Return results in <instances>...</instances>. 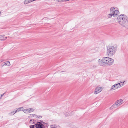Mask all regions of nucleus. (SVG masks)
<instances>
[{"mask_svg":"<svg viewBox=\"0 0 128 128\" xmlns=\"http://www.w3.org/2000/svg\"><path fill=\"white\" fill-rule=\"evenodd\" d=\"M29 3H30L29 2V1L28 0H25L24 1V3L25 4H27Z\"/></svg>","mask_w":128,"mask_h":128,"instance_id":"15","label":"nucleus"},{"mask_svg":"<svg viewBox=\"0 0 128 128\" xmlns=\"http://www.w3.org/2000/svg\"><path fill=\"white\" fill-rule=\"evenodd\" d=\"M110 11L111 12V13L112 14H114L115 13L114 12L116 10L114 8V7H112L110 9Z\"/></svg>","mask_w":128,"mask_h":128,"instance_id":"10","label":"nucleus"},{"mask_svg":"<svg viewBox=\"0 0 128 128\" xmlns=\"http://www.w3.org/2000/svg\"><path fill=\"white\" fill-rule=\"evenodd\" d=\"M4 66V64H2L1 66V68L2 67Z\"/></svg>","mask_w":128,"mask_h":128,"instance_id":"26","label":"nucleus"},{"mask_svg":"<svg viewBox=\"0 0 128 128\" xmlns=\"http://www.w3.org/2000/svg\"><path fill=\"white\" fill-rule=\"evenodd\" d=\"M24 109L22 107H20L18 108L17 110L18 111V112Z\"/></svg>","mask_w":128,"mask_h":128,"instance_id":"13","label":"nucleus"},{"mask_svg":"<svg viewBox=\"0 0 128 128\" xmlns=\"http://www.w3.org/2000/svg\"><path fill=\"white\" fill-rule=\"evenodd\" d=\"M14 113L13 114V115H14L15 113H16V112H18V111L17 110H15L14 111Z\"/></svg>","mask_w":128,"mask_h":128,"instance_id":"24","label":"nucleus"},{"mask_svg":"<svg viewBox=\"0 0 128 128\" xmlns=\"http://www.w3.org/2000/svg\"><path fill=\"white\" fill-rule=\"evenodd\" d=\"M114 14L111 13L110 14H109L108 15V17L109 18H112V16L114 17Z\"/></svg>","mask_w":128,"mask_h":128,"instance_id":"12","label":"nucleus"},{"mask_svg":"<svg viewBox=\"0 0 128 128\" xmlns=\"http://www.w3.org/2000/svg\"><path fill=\"white\" fill-rule=\"evenodd\" d=\"M124 83V82H122L113 85L112 87L111 88L110 90H116L117 89L120 88L122 86L121 85V84L122 83V85H123Z\"/></svg>","mask_w":128,"mask_h":128,"instance_id":"4","label":"nucleus"},{"mask_svg":"<svg viewBox=\"0 0 128 128\" xmlns=\"http://www.w3.org/2000/svg\"><path fill=\"white\" fill-rule=\"evenodd\" d=\"M33 121H34V120L33 119H32L30 120V122H32Z\"/></svg>","mask_w":128,"mask_h":128,"instance_id":"25","label":"nucleus"},{"mask_svg":"<svg viewBox=\"0 0 128 128\" xmlns=\"http://www.w3.org/2000/svg\"><path fill=\"white\" fill-rule=\"evenodd\" d=\"M35 117L36 118H38V116H37V115H35Z\"/></svg>","mask_w":128,"mask_h":128,"instance_id":"28","label":"nucleus"},{"mask_svg":"<svg viewBox=\"0 0 128 128\" xmlns=\"http://www.w3.org/2000/svg\"><path fill=\"white\" fill-rule=\"evenodd\" d=\"M102 90V88L98 86L95 89L94 94H97L101 92Z\"/></svg>","mask_w":128,"mask_h":128,"instance_id":"6","label":"nucleus"},{"mask_svg":"<svg viewBox=\"0 0 128 128\" xmlns=\"http://www.w3.org/2000/svg\"><path fill=\"white\" fill-rule=\"evenodd\" d=\"M99 64L100 66H110L114 62V60L109 57L103 58L102 60L99 59L98 60Z\"/></svg>","mask_w":128,"mask_h":128,"instance_id":"2","label":"nucleus"},{"mask_svg":"<svg viewBox=\"0 0 128 128\" xmlns=\"http://www.w3.org/2000/svg\"><path fill=\"white\" fill-rule=\"evenodd\" d=\"M123 100H117L116 102V104H117L118 106V105L119 104V105L122 104V103Z\"/></svg>","mask_w":128,"mask_h":128,"instance_id":"7","label":"nucleus"},{"mask_svg":"<svg viewBox=\"0 0 128 128\" xmlns=\"http://www.w3.org/2000/svg\"><path fill=\"white\" fill-rule=\"evenodd\" d=\"M4 36H0V40L3 41L6 40L7 39V37H4Z\"/></svg>","mask_w":128,"mask_h":128,"instance_id":"8","label":"nucleus"},{"mask_svg":"<svg viewBox=\"0 0 128 128\" xmlns=\"http://www.w3.org/2000/svg\"><path fill=\"white\" fill-rule=\"evenodd\" d=\"M117 48L112 46H108L107 48V54L110 56H113L116 52Z\"/></svg>","mask_w":128,"mask_h":128,"instance_id":"3","label":"nucleus"},{"mask_svg":"<svg viewBox=\"0 0 128 128\" xmlns=\"http://www.w3.org/2000/svg\"><path fill=\"white\" fill-rule=\"evenodd\" d=\"M51 126H53L51 128H57V126L56 124L52 125H51Z\"/></svg>","mask_w":128,"mask_h":128,"instance_id":"16","label":"nucleus"},{"mask_svg":"<svg viewBox=\"0 0 128 128\" xmlns=\"http://www.w3.org/2000/svg\"><path fill=\"white\" fill-rule=\"evenodd\" d=\"M35 127L36 128H45L44 125L40 122H38L37 123L35 124Z\"/></svg>","mask_w":128,"mask_h":128,"instance_id":"5","label":"nucleus"},{"mask_svg":"<svg viewBox=\"0 0 128 128\" xmlns=\"http://www.w3.org/2000/svg\"><path fill=\"white\" fill-rule=\"evenodd\" d=\"M2 61H2L1 62H2Z\"/></svg>","mask_w":128,"mask_h":128,"instance_id":"35","label":"nucleus"},{"mask_svg":"<svg viewBox=\"0 0 128 128\" xmlns=\"http://www.w3.org/2000/svg\"><path fill=\"white\" fill-rule=\"evenodd\" d=\"M115 13L114 14V17H117V16L120 14L118 10H116L114 12Z\"/></svg>","mask_w":128,"mask_h":128,"instance_id":"9","label":"nucleus"},{"mask_svg":"<svg viewBox=\"0 0 128 128\" xmlns=\"http://www.w3.org/2000/svg\"><path fill=\"white\" fill-rule=\"evenodd\" d=\"M121 85H122V83H121Z\"/></svg>","mask_w":128,"mask_h":128,"instance_id":"32","label":"nucleus"},{"mask_svg":"<svg viewBox=\"0 0 128 128\" xmlns=\"http://www.w3.org/2000/svg\"><path fill=\"white\" fill-rule=\"evenodd\" d=\"M117 106L118 105L115 103V104L112 105V106L110 108V109L111 110L113 108H117Z\"/></svg>","mask_w":128,"mask_h":128,"instance_id":"11","label":"nucleus"},{"mask_svg":"<svg viewBox=\"0 0 128 128\" xmlns=\"http://www.w3.org/2000/svg\"><path fill=\"white\" fill-rule=\"evenodd\" d=\"M22 110L24 113H28V109L24 110Z\"/></svg>","mask_w":128,"mask_h":128,"instance_id":"19","label":"nucleus"},{"mask_svg":"<svg viewBox=\"0 0 128 128\" xmlns=\"http://www.w3.org/2000/svg\"><path fill=\"white\" fill-rule=\"evenodd\" d=\"M42 118V116H38V118Z\"/></svg>","mask_w":128,"mask_h":128,"instance_id":"29","label":"nucleus"},{"mask_svg":"<svg viewBox=\"0 0 128 128\" xmlns=\"http://www.w3.org/2000/svg\"><path fill=\"white\" fill-rule=\"evenodd\" d=\"M35 125H32L30 126V128H34Z\"/></svg>","mask_w":128,"mask_h":128,"instance_id":"20","label":"nucleus"},{"mask_svg":"<svg viewBox=\"0 0 128 128\" xmlns=\"http://www.w3.org/2000/svg\"><path fill=\"white\" fill-rule=\"evenodd\" d=\"M119 24L122 26L128 29V18L124 14L120 15L118 18Z\"/></svg>","mask_w":128,"mask_h":128,"instance_id":"1","label":"nucleus"},{"mask_svg":"<svg viewBox=\"0 0 128 128\" xmlns=\"http://www.w3.org/2000/svg\"><path fill=\"white\" fill-rule=\"evenodd\" d=\"M92 61H90V62H92Z\"/></svg>","mask_w":128,"mask_h":128,"instance_id":"34","label":"nucleus"},{"mask_svg":"<svg viewBox=\"0 0 128 128\" xmlns=\"http://www.w3.org/2000/svg\"><path fill=\"white\" fill-rule=\"evenodd\" d=\"M57 0L60 2H66V0Z\"/></svg>","mask_w":128,"mask_h":128,"instance_id":"18","label":"nucleus"},{"mask_svg":"<svg viewBox=\"0 0 128 128\" xmlns=\"http://www.w3.org/2000/svg\"><path fill=\"white\" fill-rule=\"evenodd\" d=\"M14 111H13L12 112H11L9 114L10 115H13V114L14 113Z\"/></svg>","mask_w":128,"mask_h":128,"instance_id":"22","label":"nucleus"},{"mask_svg":"<svg viewBox=\"0 0 128 128\" xmlns=\"http://www.w3.org/2000/svg\"><path fill=\"white\" fill-rule=\"evenodd\" d=\"M40 122H41L42 123H43V124H48V123H45L43 121H42V120H40Z\"/></svg>","mask_w":128,"mask_h":128,"instance_id":"23","label":"nucleus"},{"mask_svg":"<svg viewBox=\"0 0 128 128\" xmlns=\"http://www.w3.org/2000/svg\"><path fill=\"white\" fill-rule=\"evenodd\" d=\"M6 92L2 94L1 95V97H2L6 94Z\"/></svg>","mask_w":128,"mask_h":128,"instance_id":"27","label":"nucleus"},{"mask_svg":"<svg viewBox=\"0 0 128 128\" xmlns=\"http://www.w3.org/2000/svg\"><path fill=\"white\" fill-rule=\"evenodd\" d=\"M28 112H33L34 111L33 109L32 108H29L28 109Z\"/></svg>","mask_w":128,"mask_h":128,"instance_id":"14","label":"nucleus"},{"mask_svg":"<svg viewBox=\"0 0 128 128\" xmlns=\"http://www.w3.org/2000/svg\"><path fill=\"white\" fill-rule=\"evenodd\" d=\"M7 66H10V63L9 61H7L6 62Z\"/></svg>","mask_w":128,"mask_h":128,"instance_id":"17","label":"nucleus"},{"mask_svg":"<svg viewBox=\"0 0 128 128\" xmlns=\"http://www.w3.org/2000/svg\"><path fill=\"white\" fill-rule=\"evenodd\" d=\"M33 124H34V122H33Z\"/></svg>","mask_w":128,"mask_h":128,"instance_id":"33","label":"nucleus"},{"mask_svg":"<svg viewBox=\"0 0 128 128\" xmlns=\"http://www.w3.org/2000/svg\"><path fill=\"white\" fill-rule=\"evenodd\" d=\"M4 66H7V64H6V63H5L4 64Z\"/></svg>","mask_w":128,"mask_h":128,"instance_id":"30","label":"nucleus"},{"mask_svg":"<svg viewBox=\"0 0 128 128\" xmlns=\"http://www.w3.org/2000/svg\"><path fill=\"white\" fill-rule=\"evenodd\" d=\"M70 0H66V2Z\"/></svg>","mask_w":128,"mask_h":128,"instance_id":"31","label":"nucleus"},{"mask_svg":"<svg viewBox=\"0 0 128 128\" xmlns=\"http://www.w3.org/2000/svg\"><path fill=\"white\" fill-rule=\"evenodd\" d=\"M97 67V66L95 65H94L91 68L92 69V68H96Z\"/></svg>","mask_w":128,"mask_h":128,"instance_id":"21","label":"nucleus"}]
</instances>
